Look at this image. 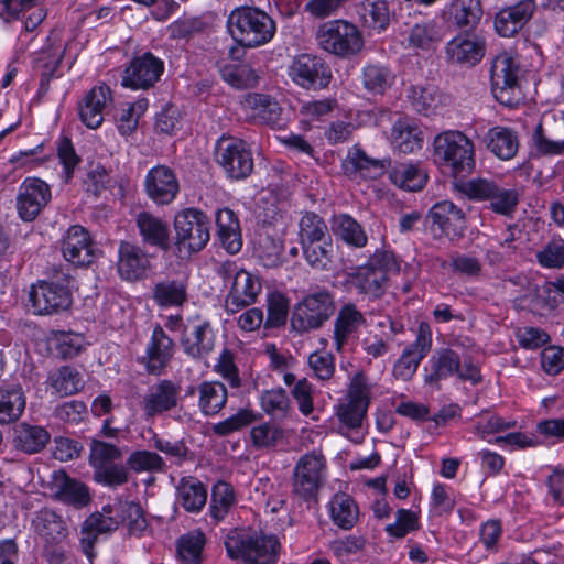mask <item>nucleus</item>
Wrapping results in <instances>:
<instances>
[{
  "label": "nucleus",
  "instance_id": "nucleus-20",
  "mask_svg": "<svg viewBox=\"0 0 564 564\" xmlns=\"http://www.w3.org/2000/svg\"><path fill=\"white\" fill-rule=\"evenodd\" d=\"M50 185L39 177H26L19 186L17 210L24 221L34 220L51 202Z\"/></svg>",
  "mask_w": 564,
  "mask_h": 564
},
{
  "label": "nucleus",
  "instance_id": "nucleus-39",
  "mask_svg": "<svg viewBox=\"0 0 564 564\" xmlns=\"http://www.w3.org/2000/svg\"><path fill=\"white\" fill-rule=\"evenodd\" d=\"M187 282L182 279H163L152 289V299L161 308L182 307L188 301Z\"/></svg>",
  "mask_w": 564,
  "mask_h": 564
},
{
  "label": "nucleus",
  "instance_id": "nucleus-34",
  "mask_svg": "<svg viewBox=\"0 0 564 564\" xmlns=\"http://www.w3.org/2000/svg\"><path fill=\"white\" fill-rule=\"evenodd\" d=\"M54 497L76 509L89 505L91 497L89 488L82 481L69 477L65 471H55L54 476Z\"/></svg>",
  "mask_w": 564,
  "mask_h": 564
},
{
  "label": "nucleus",
  "instance_id": "nucleus-2",
  "mask_svg": "<svg viewBox=\"0 0 564 564\" xmlns=\"http://www.w3.org/2000/svg\"><path fill=\"white\" fill-rule=\"evenodd\" d=\"M228 556L246 564H276L281 543L276 535L235 529L225 540Z\"/></svg>",
  "mask_w": 564,
  "mask_h": 564
},
{
  "label": "nucleus",
  "instance_id": "nucleus-29",
  "mask_svg": "<svg viewBox=\"0 0 564 564\" xmlns=\"http://www.w3.org/2000/svg\"><path fill=\"white\" fill-rule=\"evenodd\" d=\"M366 325V316L357 305L351 302L344 303L334 321L333 339L336 349L341 350L348 340Z\"/></svg>",
  "mask_w": 564,
  "mask_h": 564
},
{
  "label": "nucleus",
  "instance_id": "nucleus-10",
  "mask_svg": "<svg viewBox=\"0 0 564 564\" xmlns=\"http://www.w3.org/2000/svg\"><path fill=\"white\" fill-rule=\"evenodd\" d=\"M397 268L391 252L377 250L368 261L355 269L351 274L359 293L372 299H380L387 290L388 273Z\"/></svg>",
  "mask_w": 564,
  "mask_h": 564
},
{
  "label": "nucleus",
  "instance_id": "nucleus-16",
  "mask_svg": "<svg viewBox=\"0 0 564 564\" xmlns=\"http://www.w3.org/2000/svg\"><path fill=\"white\" fill-rule=\"evenodd\" d=\"M432 348V330L427 323L417 326L415 340L405 346L395 360L392 375L397 380L409 381L417 371L421 361Z\"/></svg>",
  "mask_w": 564,
  "mask_h": 564
},
{
  "label": "nucleus",
  "instance_id": "nucleus-42",
  "mask_svg": "<svg viewBox=\"0 0 564 564\" xmlns=\"http://www.w3.org/2000/svg\"><path fill=\"white\" fill-rule=\"evenodd\" d=\"M177 502L192 513L199 512L207 502V487L196 477H182L176 486Z\"/></svg>",
  "mask_w": 564,
  "mask_h": 564
},
{
  "label": "nucleus",
  "instance_id": "nucleus-46",
  "mask_svg": "<svg viewBox=\"0 0 564 564\" xmlns=\"http://www.w3.org/2000/svg\"><path fill=\"white\" fill-rule=\"evenodd\" d=\"M249 437L252 447L258 451H271L288 444L286 431L280 424L271 421L252 426Z\"/></svg>",
  "mask_w": 564,
  "mask_h": 564
},
{
  "label": "nucleus",
  "instance_id": "nucleus-55",
  "mask_svg": "<svg viewBox=\"0 0 564 564\" xmlns=\"http://www.w3.org/2000/svg\"><path fill=\"white\" fill-rule=\"evenodd\" d=\"M236 495L232 486L226 481H218L213 486L209 514L215 521H221L236 505Z\"/></svg>",
  "mask_w": 564,
  "mask_h": 564
},
{
  "label": "nucleus",
  "instance_id": "nucleus-6",
  "mask_svg": "<svg viewBox=\"0 0 564 564\" xmlns=\"http://www.w3.org/2000/svg\"><path fill=\"white\" fill-rule=\"evenodd\" d=\"M335 311L334 293L325 288H316L293 306L291 327L300 334L319 329Z\"/></svg>",
  "mask_w": 564,
  "mask_h": 564
},
{
  "label": "nucleus",
  "instance_id": "nucleus-7",
  "mask_svg": "<svg viewBox=\"0 0 564 564\" xmlns=\"http://www.w3.org/2000/svg\"><path fill=\"white\" fill-rule=\"evenodd\" d=\"M217 273L226 284H229V291L225 297L227 313L235 314L257 302L262 291L258 276L240 268L235 261L223 262Z\"/></svg>",
  "mask_w": 564,
  "mask_h": 564
},
{
  "label": "nucleus",
  "instance_id": "nucleus-53",
  "mask_svg": "<svg viewBox=\"0 0 564 564\" xmlns=\"http://www.w3.org/2000/svg\"><path fill=\"white\" fill-rule=\"evenodd\" d=\"M50 387L58 394L68 397L84 389L82 373L72 366H62L48 376Z\"/></svg>",
  "mask_w": 564,
  "mask_h": 564
},
{
  "label": "nucleus",
  "instance_id": "nucleus-59",
  "mask_svg": "<svg viewBox=\"0 0 564 564\" xmlns=\"http://www.w3.org/2000/svg\"><path fill=\"white\" fill-rule=\"evenodd\" d=\"M408 98L412 107L420 113L429 116L438 104L437 89L433 85L411 86Z\"/></svg>",
  "mask_w": 564,
  "mask_h": 564
},
{
  "label": "nucleus",
  "instance_id": "nucleus-50",
  "mask_svg": "<svg viewBox=\"0 0 564 564\" xmlns=\"http://www.w3.org/2000/svg\"><path fill=\"white\" fill-rule=\"evenodd\" d=\"M362 24L373 31H384L390 23L391 12L386 0H362L358 6Z\"/></svg>",
  "mask_w": 564,
  "mask_h": 564
},
{
  "label": "nucleus",
  "instance_id": "nucleus-31",
  "mask_svg": "<svg viewBox=\"0 0 564 564\" xmlns=\"http://www.w3.org/2000/svg\"><path fill=\"white\" fill-rule=\"evenodd\" d=\"M150 268L147 253L137 245L121 241L118 248L117 269L121 279L138 281L145 276Z\"/></svg>",
  "mask_w": 564,
  "mask_h": 564
},
{
  "label": "nucleus",
  "instance_id": "nucleus-51",
  "mask_svg": "<svg viewBox=\"0 0 564 564\" xmlns=\"http://www.w3.org/2000/svg\"><path fill=\"white\" fill-rule=\"evenodd\" d=\"M216 67L221 79L235 88L247 89L258 84L259 75L248 64H232L217 61Z\"/></svg>",
  "mask_w": 564,
  "mask_h": 564
},
{
  "label": "nucleus",
  "instance_id": "nucleus-26",
  "mask_svg": "<svg viewBox=\"0 0 564 564\" xmlns=\"http://www.w3.org/2000/svg\"><path fill=\"white\" fill-rule=\"evenodd\" d=\"M536 10L534 0H519L502 8L495 17V29L499 35L511 37L517 34L533 17Z\"/></svg>",
  "mask_w": 564,
  "mask_h": 564
},
{
  "label": "nucleus",
  "instance_id": "nucleus-32",
  "mask_svg": "<svg viewBox=\"0 0 564 564\" xmlns=\"http://www.w3.org/2000/svg\"><path fill=\"white\" fill-rule=\"evenodd\" d=\"M135 226L142 242L163 251L171 248L169 224L150 212H140L135 216Z\"/></svg>",
  "mask_w": 564,
  "mask_h": 564
},
{
  "label": "nucleus",
  "instance_id": "nucleus-9",
  "mask_svg": "<svg viewBox=\"0 0 564 564\" xmlns=\"http://www.w3.org/2000/svg\"><path fill=\"white\" fill-rule=\"evenodd\" d=\"M316 40L323 51L340 58L356 55L364 46L361 32L346 20L323 23L316 32Z\"/></svg>",
  "mask_w": 564,
  "mask_h": 564
},
{
  "label": "nucleus",
  "instance_id": "nucleus-25",
  "mask_svg": "<svg viewBox=\"0 0 564 564\" xmlns=\"http://www.w3.org/2000/svg\"><path fill=\"white\" fill-rule=\"evenodd\" d=\"M181 387L172 380L163 379L152 386L142 401V409L148 417L161 415L175 409L178 404Z\"/></svg>",
  "mask_w": 564,
  "mask_h": 564
},
{
  "label": "nucleus",
  "instance_id": "nucleus-33",
  "mask_svg": "<svg viewBox=\"0 0 564 564\" xmlns=\"http://www.w3.org/2000/svg\"><path fill=\"white\" fill-rule=\"evenodd\" d=\"M482 13L479 0H453L443 8L442 18L451 26L474 29L480 22Z\"/></svg>",
  "mask_w": 564,
  "mask_h": 564
},
{
  "label": "nucleus",
  "instance_id": "nucleus-63",
  "mask_svg": "<svg viewBox=\"0 0 564 564\" xmlns=\"http://www.w3.org/2000/svg\"><path fill=\"white\" fill-rule=\"evenodd\" d=\"M122 456L121 451L109 443L94 440L90 445V465L94 470L109 464H115Z\"/></svg>",
  "mask_w": 564,
  "mask_h": 564
},
{
  "label": "nucleus",
  "instance_id": "nucleus-27",
  "mask_svg": "<svg viewBox=\"0 0 564 564\" xmlns=\"http://www.w3.org/2000/svg\"><path fill=\"white\" fill-rule=\"evenodd\" d=\"M32 525L35 534L45 545L65 544L69 536V529L63 517L55 511L44 508L39 510Z\"/></svg>",
  "mask_w": 564,
  "mask_h": 564
},
{
  "label": "nucleus",
  "instance_id": "nucleus-37",
  "mask_svg": "<svg viewBox=\"0 0 564 564\" xmlns=\"http://www.w3.org/2000/svg\"><path fill=\"white\" fill-rule=\"evenodd\" d=\"M341 169L345 175L357 178L375 180L383 173L381 161L369 158L358 145H354L343 160Z\"/></svg>",
  "mask_w": 564,
  "mask_h": 564
},
{
  "label": "nucleus",
  "instance_id": "nucleus-57",
  "mask_svg": "<svg viewBox=\"0 0 564 564\" xmlns=\"http://www.w3.org/2000/svg\"><path fill=\"white\" fill-rule=\"evenodd\" d=\"M262 411L275 420L288 417L291 405L288 393L282 388L264 390L260 395Z\"/></svg>",
  "mask_w": 564,
  "mask_h": 564
},
{
  "label": "nucleus",
  "instance_id": "nucleus-48",
  "mask_svg": "<svg viewBox=\"0 0 564 564\" xmlns=\"http://www.w3.org/2000/svg\"><path fill=\"white\" fill-rule=\"evenodd\" d=\"M198 409L205 416L218 414L226 405L228 391L219 381H204L197 387Z\"/></svg>",
  "mask_w": 564,
  "mask_h": 564
},
{
  "label": "nucleus",
  "instance_id": "nucleus-45",
  "mask_svg": "<svg viewBox=\"0 0 564 564\" xmlns=\"http://www.w3.org/2000/svg\"><path fill=\"white\" fill-rule=\"evenodd\" d=\"M391 144L402 153L419 151L423 144L422 131L406 118H399L391 129Z\"/></svg>",
  "mask_w": 564,
  "mask_h": 564
},
{
  "label": "nucleus",
  "instance_id": "nucleus-62",
  "mask_svg": "<svg viewBox=\"0 0 564 564\" xmlns=\"http://www.w3.org/2000/svg\"><path fill=\"white\" fill-rule=\"evenodd\" d=\"M367 410L368 405L346 400L337 405L336 415L341 424L355 430L361 426Z\"/></svg>",
  "mask_w": 564,
  "mask_h": 564
},
{
  "label": "nucleus",
  "instance_id": "nucleus-44",
  "mask_svg": "<svg viewBox=\"0 0 564 564\" xmlns=\"http://www.w3.org/2000/svg\"><path fill=\"white\" fill-rule=\"evenodd\" d=\"M332 230L336 238L348 247L360 249L368 242V236L361 224L348 214L335 215L332 220Z\"/></svg>",
  "mask_w": 564,
  "mask_h": 564
},
{
  "label": "nucleus",
  "instance_id": "nucleus-30",
  "mask_svg": "<svg viewBox=\"0 0 564 564\" xmlns=\"http://www.w3.org/2000/svg\"><path fill=\"white\" fill-rule=\"evenodd\" d=\"M242 106L252 119L262 124L272 128H281L284 126L282 108L276 99L270 95L249 93L245 96Z\"/></svg>",
  "mask_w": 564,
  "mask_h": 564
},
{
  "label": "nucleus",
  "instance_id": "nucleus-43",
  "mask_svg": "<svg viewBox=\"0 0 564 564\" xmlns=\"http://www.w3.org/2000/svg\"><path fill=\"white\" fill-rule=\"evenodd\" d=\"M388 174L392 184L409 192L421 191L429 178L420 163H395Z\"/></svg>",
  "mask_w": 564,
  "mask_h": 564
},
{
  "label": "nucleus",
  "instance_id": "nucleus-12",
  "mask_svg": "<svg viewBox=\"0 0 564 564\" xmlns=\"http://www.w3.org/2000/svg\"><path fill=\"white\" fill-rule=\"evenodd\" d=\"M215 158L231 180H245L253 171L252 152L243 140L223 135L216 143Z\"/></svg>",
  "mask_w": 564,
  "mask_h": 564
},
{
  "label": "nucleus",
  "instance_id": "nucleus-41",
  "mask_svg": "<svg viewBox=\"0 0 564 564\" xmlns=\"http://www.w3.org/2000/svg\"><path fill=\"white\" fill-rule=\"evenodd\" d=\"M485 142L487 149L503 161L514 158L519 149L518 134L508 127L496 126L490 128L485 135Z\"/></svg>",
  "mask_w": 564,
  "mask_h": 564
},
{
  "label": "nucleus",
  "instance_id": "nucleus-52",
  "mask_svg": "<svg viewBox=\"0 0 564 564\" xmlns=\"http://www.w3.org/2000/svg\"><path fill=\"white\" fill-rule=\"evenodd\" d=\"M306 263L316 271H329L334 263L333 239H322L301 245Z\"/></svg>",
  "mask_w": 564,
  "mask_h": 564
},
{
  "label": "nucleus",
  "instance_id": "nucleus-58",
  "mask_svg": "<svg viewBox=\"0 0 564 564\" xmlns=\"http://www.w3.org/2000/svg\"><path fill=\"white\" fill-rule=\"evenodd\" d=\"M390 68L381 64H369L362 69L364 87L373 94H383L393 83Z\"/></svg>",
  "mask_w": 564,
  "mask_h": 564
},
{
  "label": "nucleus",
  "instance_id": "nucleus-35",
  "mask_svg": "<svg viewBox=\"0 0 564 564\" xmlns=\"http://www.w3.org/2000/svg\"><path fill=\"white\" fill-rule=\"evenodd\" d=\"M26 395L21 383L3 381L0 384V424L15 423L24 413Z\"/></svg>",
  "mask_w": 564,
  "mask_h": 564
},
{
  "label": "nucleus",
  "instance_id": "nucleus-38",
  "mask_svg": "<svg viewBox=\"0 0 564 564\" xmlns=\"http://www.w3.org/2000/svg\"><path fill=\"white\" fill-rule=\"evenodd\" d=\"M216 227L221 247L230 254L238 253L242 248V235L239 219L234 210L230 208L218 209Z\"/></svg>",
  "mask_w": 564,
  "mask_h": 564
},
{
  "label": "nucleus",
  "instance_id": "nucleus-15",
  "mask_svg": "<svg viewBox=\"0 0 564 564\" xmlns=\"http://www.w3.org/2000/svg\"><path fill=\"white\" fill-rule=\"evenodd\" d=\"M326 476V458L313 451L300 457L293 473V491L304 500L316 497Z\"/></svg>",
  "mask_w": 564,
  "mask_h": 564
},
{
  "label": "nucleus",
  "instance_id": "nucleus-19",
  "mask_svg": "<svg viewBox=\"0 0 564 564\" xmlns=\"http://www.w3.org/2000/svg\"><path fill=\"white\" fill-rule=\"evenodd\" d=\"M164 62L150 52L134 57L124 68L121 85L131 89H149L159 82Z\"/></svg>",
  "mask_w": 564,
  "mask_h": 564
},
{
  "label": "nucleus",
  "instance_id": "nucleus-14",
  "mask_svg": "<svg viewBox=\"0 0 564 564\" xmlns=\"http://www.w3.org/2000/svg\"><path fill=\"white\" fill-rule=\"evenodd\" d=\"M288 74L294 84L307 90L325 89L333 79L328 63L321 56L306 53L293 58Z\"/></svg>",
  "mask_w": 564,
  "mask_h": 564
},
{
  "label": "nucleus",
  "instance_id": "nucleus-5",
  "mask_svg": "<svg viewBox=\"0 0 564 564\" xmlns=\"http://www.w3.org/2000/svg\"><path fill=\"white\" fill-rule=\"evenodd\" d=\"M434 158L454 177L470 174L475 169V147L463 132L449 130L434 139Z\"/></svg>",
  "mask_w": 564,
  "mask_h": 564
},
{
  "label": "nucleus",
  "instance_id": "nucleus-49",
  "mask_svg": "<svg viewBox=\"0 0 564 564\" xmlns=\"http://www.w3.org/2000/svg\"><path fill=\"white\" fill-rule=\"evenodd\" d=\"M443 36V29L436 21H422L409 30L408 47L429 51L436 47Z\"/></svg>",
  "mask_w": 564,
  "mask_h": 564
},
{
  "label": "nucleus",
  "instance_id": "nucleus-56",
  "mask_svg": "<svg viewBox=\"0 0 564 564\" xmlns=\"http://www.w3.org/2000/svg\"><path fill=\"white\" fill-rule=\"evenodd\" d=\"M300 243L305 245L311 241L328 240L332 238L325 220L314 212H306L299 221Z\"/></svg>",
  "mask_w": 564,
  "mask_h": 564
},
{
  "label": "nucleus",
  "instance_id": "nucleus-18",
  "mask_svg": "<svg viewBox=\"0 0 564 564\" xmlns=\"http://www.w3.org/2000/svg\"><path fill=\"white\" fill-rule=\"evenodd\" d=\"M444 53L448 64L470 68L484 58L486 41L476 33H459L445 44Z\"/></svg>",
  "mask_w": 564,
  "mask_h": 564
},
{
  "label": "nucleus",
  "instance_id": "nucleus-8",
  "mask_svg": "<svg viewBox=\"0 0 564 564\" xmlns=\"http://www.w3.org/2000/svg\"><path fill=\"white\" fill-rule=\"evenodd\" d=\"M521 66L509 53L497 55L490 66L491 93L495 99L507 107H516L523 100L520 85Z\"/></svg>",
  "mask_w": 564,
  "mask_h": 564
},
{
  "label": "nucleus",
  "instance_id": "nucleus-47",
  "mask_svg": "<svg viewBox=\"0 0 564 564\" xmlns=\"http://www.w3.org/2000/svg\"><path fill=\"white\" fill-rule=\"evenodd\" d=\"M328 508L333 523L343 530H350L358 522V505L346 492L335 494L328 503Z\"/></svg>",
  "mask_w": 564,
  "mask_h": 564
},
{
  "label": "nucleus",
  "instance_id": "nucleus-28",
  "mask_svg": "<svg viewBox=\"0 0 564 564\" xmlns=\"http://www.w3.org/2000/svg\"><path fill=\"white\" fill-rule=\"evenodd\" d=\"M111 89L107 85L93 87L78 102L80 121L89 129H97L104 121V110L111 102Z\"/></svg>",
  "mask_w": 564,
  "mask_h": 564
},
{
  "label": "nucleus",
  "instance_id": "nucleus-3",
  "mask_svg": "<svg viewBox=\"0 0 564 564\" xmlns=\"http://www.w3.org/2000/svg\"><path fill=\"white\" fill-rule=\"evenodd\" d=\"M455 188L468 199L487 202L492 213L513 218L520 203V192L514 187H503L494 180L475 177L467 181L459 180L454 183Z\"/></svg>",
  "mask_w": 564,
  "mask_h": 564
},
{
  "label": "nucleus",
  "instance_id": "nucleus-4",
  "mask_svg": "<svg viewBox=\"0 0 564 564\" xmlns=\"http://www.w3.org/2000/svg\"><path fill=\"white\" fill-rule=\"evenodd\" d=\"M423 371L424 383L436 390H441L442 381L453 376L473 384L481 381L479 368L471 359L462 360L459 352L451 347L434 350Z\"/></svg>",
  "mask_w": 564,
  "mask_h": 564
},
{
  "label": "nucleus",
  "instance_id": "nucleus-64",
  "mask_svg": "<svg viewBox=\"0 0 564 564\" xmlns=\"http://www.w3.org/2000/svg\"><path fill=\"white\" fill-rule=\"evenodd\" d=\"M538 262L544 268H562L564 265V240L552 239L536 253Z\"/></svg>",
  "mask_w": 564,
  "mask_h": 564
},
{
  "label": "nucleus",
  "instance_id": "nucleus-54",
  "mask_svg": "<svg viewBox=\"0 0 564 564\" xmlns=\"http://www.w3.org/2000/svg\"><path fill=\"white\" fill-rule=\"evenodd\" d=\"M206 536L200 530L181 535L176 542L177 555L182 564H203Z\"/></svg>",
  "mask_w": 564,
  "mask_h": 564
},
{
  "label": "nucleus",
  "instance_id": "nucleus-40",
  "mask_svg": "<svg viewBox=\"0 0 564 564\" xmlns=\"http://www.w3.org/2000/svg\"><path fill=\"white\" fill-rule=\"evenodd\" d=\"M51 434L40 425L25 422L18 424L13 431V445L25 454L40 453L48 444Z\"/></svg>",
  "mask_w": 564,
  "mask_h": 564
},
{
  "label": "nucleus",
  "instance_id": "nucleus-24",
  "mask_svg": "<svg viewBox=\"0 0 564 564\" xmlns=\"http://www.w3.org/2000/svg\"><path fill=\"white\" fill-rule=\"evenodd\" d=\"M427 218L449 239L463 237L467 228L465 212L451 200L434 204L429 210Z\"/></svg>",
  "mask_w": 564,
  "mask_h": 564
},
{
  "label": "nucleus",
  "instance_id": "nucleus-60",
  "mask_svg": "<svg viewBox=\"0 0 564 564\" xmlns=\"http://www.w3.org/2000/svg\"><path fill=\"white\" fill-rule=\"evenodd\" d=\"M420 522L415 512L409 509H399L395 513V521L386 527L389 536L402 539L408 533L419 530Z\"/></svg>",
  "mask_w": 564,
  "mask_h": 564
},
{
  "label": "nucleus",
  "instance_id": "nucleus-13",
  "mask_svg": "<svg viewBox=\"0 0 564 564\" xmlns=\"http://www.w3.org/2000/svg\"><path fill=\"white\" fill-rule=\"evenodd\" d=\"M69 288L61 281H39L30 286L28 307L34 315H53L72 305Z\"/></svg>",
  "mask_w": 564,
  "mask_h": 564
},
{
  "label": "nucleus",
  "instance_id": "nucleus-17",
  "mask_svg": "<svg viewBox=\"0 0 564 564\" xmlns=\"http://www.w3.org/2000/svg\"><path fill=\"white\" fill-rule=\"evenodd\" d=\"M216 334L212 323L199 315L188 318L183 327L180 344L183 352L194 359L200 360L215 348Z\"/></svg>",
  "mask_w": 564,
  "mask_h": 564
},
{
  "label": "nucleus",
  "instance_id": "nucleus-23",
  "mask_svg": "<svg viewBox=\"0 0 564 564\" xmlns=\"http://www.w3.org/2000/svg\"><path fill=\"white\" fill-rule=\"evenodd\" d=\"M62 252L64 258L76 267H88L97 258L89 232L79 225L72 226L66 231Z\"/></svg>",
  "mask_w": 564,
  "mask_h": 564
},
{
  "label": "nucleus",
  "instance_id": "nucleus-22",
  "mask_svg": "<svg viewBox=\"0 0 564 564\" xmlns=\"http://www.w3.org/2000/svg\"><path fill=\"white\" fill-rule=\"evenodd\" d=\"M148 197L158 206L172 204L180 193V182L175 172L166 165L150 169L144 178Z\"/></svg>",
  "mask_w": 564,
  "mask_h": 564
},
{
  "label": "nucleus",
  "instance_id": "nucleus-11",
  "mask_svg": "<svg viewBox=\"0 0 564 564\" xmlns=\"http://www.w3.org/2000/svg\"><path fill=\"white\" fill-rule=\"evenodd\" d=\"M175 245L178 250L198 252L210 239V221L205 213L197 208H185L174 217Z\"/></svg>",
  "mask_w": 564,
  "mask_h": 564
},
{
  "label": "nucleus",
  "instance_id": "nucleus-36",
  "mask_svg": "<svg viewBox=\"0 0 564 564\" xmlns=\"http://www.w3.org/2000/svg\"><path fill=\"white\" fill-rule=\"evenodd\" d=\"M111 517L107 513L97 511L86 518L80 528V547L83 553L91 563L95 557V544L100 534H109L116 531Z\"/></svg>",
  "mask_w": 564,
  "mask_h": 564
},
{
  "label": "nucleus",
  "instance_id": "nucleus-1",
  "mask_svg": "<svg viewBox=\"0 0 564 564\" xmlns=\"http://www.w3.org/2000/svg\"><path fill=\"white\" fill-rule=\"evenodd\" d=\"M232 40L245 48H254L269 43L275 35V21L257 7L235 8L226 22Z\"/></svg>",
  "mask_w": 564,
  "mask_h": 564
},
{
  "label": "nucleus",
  "instance_id": "nucleus-61",
  "mask_svg": "<svg viewBox=\"0 0 564 564\" xmlns=\"http://www.w3.org/2000/svg\"><path fill=\"white\" fill-rule=\"evenodd\" d=\"M289 314V302L281 294H271L268 299L267 319H263L265 328L284 326Z\"/></svg>",
  "mask_w": 564,
  "mask_h": 564
},
{
  "label": "nucleus",
  "instance_id": "nucleus-21",
  "mask_svg": "<svg viewBox=\"0 0 564 564\" xmlns=\"http://www.w3.org/2000/svg\"><path fill=\"white\" fill-rule=\"evenodd\" d=\"M175 341L164 332L161 325H155L145 346L140 364L150 375L159 376L170 365L174 352Z\"/></svg>",
  "mask_w": 564,
  "mask_h": 564
}]
</instances>
